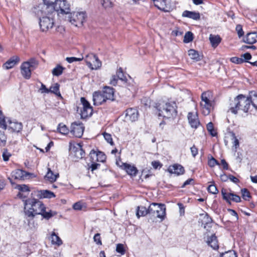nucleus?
<instances>
[{"label":"nucleus","mask_w":257,"mask_h":257,"mask_svg":"<svg viewBox=\"0 0 257 257\" xmlns=\"http://www.w3.org/2000/svg\"><path fill=\"white\" fill-rule=\"evenodd\" d=\"M21 72L23 77L26 79H29L31 77L32 71H33L30 67L27 62H24L22 63L21 67Z\"/></svg>","instance_id":"nucleus-14"},{"label":"nucleus","mask_w":257,"mask_h":257,"mask_svg":"<svg viewBox=\"0 0 257 257\" xmlns=\"http://www.w3.org/2000/svg\"><path fill=\"white\" fill-rule=\"evenodd\" d=\"M231 135H232V137L233 139V146L236 149L237 147H239V141L236 138L234 133H232Z\"/></svg>","instance_id":"nucleus-58"},{"label":"nucleus","mask_w":257,"mask_h":257,"mask_svg":"<svg viewBox=\"0 0 257 257\" xmlns=\"http://www.w3.org/2000/svg\"><path fill=\"white\" fill-rule=\"evenodd\" d=\"M116 75L117 78L122 81H126L127 78L126 76L124 75L122 69L120 67L117 71Z\"/></svg>","instance_id":"nucleus-47"},{"label":"nucleus","mask_w":257,"mask_h":257,"mask_svg":"<svg viewBox=\"0 0 257 257\" xmlns=\"http://www.w3.org/2000/svg\"><path fill=\"white\" fill-rule=\"evenodd\" d=\"M202 102L200 105L202 106L203 113L204 115H208L210 112V110L212 107V102L207 96L206 92H203L201 94Z\"/></svg>","instance_id":"nucleus-7"},{"label":"nucleus","mask_w":257,"mask_h":257,"mask_svg":"<svg viewBox=\"0 0 257 257\" xmlns=\"http://www.w3.org/2000/svg\"><path fill=\"white\" fill-rule=\"evenodd\" d=\"M188 55L191 59L196 61H199L202 59V56L199 54L198 52L194 49H190L188 51Z\"/></svg>","instance_id":"nucleus-31"},{"label":"nucleus","mask_w":257,"mask_h":257,"mask_svg":"<svg viewBox=\"0 0 257 257\" xmlns=\"http://www.w3.org/2000/svg\"><path fill=\"white\" fill-rule=\"evenodd\" d=\"M83 59V57L77 58L75 57H67L66 60L69 63H72L76 61H81Z\"/></svg>","instance_id":"nucleus-53"},{"label":"nucleus","mask_w":257,"mask_h":257,"mask_svg":"<svg viewBox=\"0 0 257 257\" xmlns=\"http://www.w3.org/2000/svg\"><path fill=\"white\" fill-rule=\"evenodd\" d=\"M156 108L159 112L158 115L160 116L170 118L175 117L177 114V106L175 101L156 104Z\"/></svg>","instance_id":"nucleus-3"},{"label":"nucleus","mask_w":257,"mask_h":257,"mask_svg":"<svg viewBox=\"0 0 257 257\" xmlns=\"http://www.w3.org/2000/svg\"><path fill=\"white\" fill-rule=\"evenodd\" d=\"M97 159V161H99L100 162H103L106 159V156L103 153L101 152H99L98 153L96 154Z\"/></svg>","instance_id":"nucleus-56"},{"label":"nucleus","mask_w":257,"mask_h":257,"mask_svg":"<svg viewBox=\"0 0 257 257\" xmlns=\"http://www.w3.org/2000/svg\"><path fill=\"white\" fill-rule=\"evenodd\" d=\"M191 154L193 157H195L198 153V150L196 148V147L194 145L192 147L190 148Z\"/></svg>","instance_id":"nucleus-59"},{"label":"nucleus","mask_w":257,"mask_h":257,"mask_svg":"<svg viewBox=\"0 0 257 257\" xmlns=\"http://www.w3.org/2000/svg\"><path fill=\"white\" fill-rule=\"evenodd\" d=\"M207 130L212 137H215L217 135L216 132L214 129L213 124L212 122H209L206 126Z\"/></svg>","instance_id":"nucleus-43"},{"label":"nucleus","mask_w":257,"mask_h":257,"mask_svg":"<svg viewBox=\"0 0 257 257\" xmlns=\"http://www.w3.org/2000/svg\"><path fill=\"white\" fill-rule=\"evenodd\" d=\"M93 239H94V242H95L97 245H101L102 244V242H101V240L100 233H96L93 237Z\"/></svg>","instance_id":"nucleus-55"},{"label":"nucleus","mask_w":257,"mask_h":257,"mask_svg":"<svg viewBox=\"0 0 257 257\" xmlns=\"http://www.w3.org/2000/svg\"><path fill=\"white\" fill-rule=\"evenodd\" d=\"M65 68L60 65H57L52 70V73L54 76H59L63 73Z\"/></svg>","instance_id":"nucleus-36"},{"label":"nucleus","mask_w":257,"mask_h":257,"mask_svg":"<svg viewBox=\"0 0 257 257\" xmlns=\"http://www.w3.org/2000/svg\"><path fill=\"white\" fill-rule=\"evenodd\" d=\"M241 57H243L244 62H248V60L251 59V55L249 53H245L244 54L241 55Z\"/></svg>","instance_id":"nucleus-64"},{"label":"nucleus","mask_w":257,"mask_h":257,"mask_svg":"<svg viewBox=\"0 0 257 257\" xmlns=\"http://www.w3.org/2000/svg\"><path fill=\"white\" fill-rule=\"evenodd\" d=\"M74 153L75 156L77 159H82L84 158L85 155V152L81 146H79V147L76 149Z\"/></svg>","instance_id":"nucleus-37"},{"label":"nucleus","mask_w":257,"mask_h":257,"mask_svg":"<svg viewBox=\"0 0 257 257\" xmlns=\"http://www.w3.org/2000/svg\"><path fill=\"white\" fill-rule=\"evenodd\" d=\"M166 206L164 204L152 203L149 206L150 217L148 218V221L154 222L156 221V218H160L162 221L166 218Z\"/></svg>","instance_id":"nucleus-2"},{"label":"nucleus","mask_w":257,"mask_h":257,"mask_svg":"<svg viewBox=\"0 0 257 257\" xmlns=\"http://www.w3.org/2000/svg\"><path fill=\"white\" fill-rule=\"evenodd\" d=\"M100 166V164L93 163L89 167V168L91 169V172H93L94 170L97 169Z\"/></svg>","instance_id":"nucleus-63"},{"label":"nucleus","mask_w":257,"mask_h":257,"mask_svg":"<svg viewBox=\"0 0 257 257\" xmlns=\"http://www.w3.org/2000/svg\"><path fill=\"white\" fill-rule=\"evenodd\" d=\"M57 130L59 133L62 135H67L69 132L67 126L62 123H60L58 124Z\"/></svg>","instance_id":"nucleus-38"},{"label":"nucleus","mask_w":257,"mask_h":257,"mask_svg":"<svg viewBox=\"0 0 257 257\" xmlns=\"http://www.w3.org/2000/svg\"><path fill=\"white\" fill-rule=\"evenodd\" d=\"M16 188L20 191L19 193H27V194H29L30 191L29 186L25 184L17 185Z\"/></svg>","instance_id":"nucleus-41"},{"label":"nucleus","mask_w":257,"mask_h":257,"mask_svg":"<svg viewBox=\"0 0 257 257\" xmlns=\"http://www.w3.org/2000/svg\"><path fill=\"white\" fill-rule=\"evenodd\" d=\"M30 65V67L33 71L35 70L39 65L38 61L35 58H31L28 61H26Z\"/></svg>","instance_id":"nucleus-40"},{"label":"nucleus","mask_w":257,"mask_h":257,"mask_svg":"<svg viewBox=\"0 0 257 257\" xmlns=\"http://www.w3.org/2000/svg\"><path fill=\"white\" fill-rule=\"evenodd\" d=\"M221 194L223 200L229 204H231V201L236 203L241 202V198L239 196L234 194L233 192L227 193L225 189L221 190Z\"/></svg>","instance_id":"nucleus-11"},{"label":"nucleus","mask_w":257,"mask_h":257,"mask_svg":"<svg viewBox=\"0 0 257 257\" xmlns=\"http://www.w3.org/2000/svg\"><path fill=\"white\" fill-rule=\"evenodd\" d=\"M85 61H86L87 65L89 67H91L92 65L90 61V60H93V67H92V69H99L101 66V62L99 60L98 57L93 53H90L87 55L85 58Z\"/></svg>","instance_id":"nucleus-8"},{"label":"nucleus","mask_w":257,"mask_h":257,"mask_svg":"<svg viewBox=\"0 0 257 257\" xmlns=\"http://www.w3.org/2000/svg\"><path fill=\"white\" fill-rule=\"evenodd\" d=\"M103 136L105 141L111 146L114 145V143L112 140L111 135L110 134L104 132L103 133Z\"/></svg>","instance_id":"nucleus-46"},{"label":"nucleus","mask_w":257,"mask_h":257,"mask_svg":"<svg viewBox=\"0 0 257 257\" xmlns=\"http://www.w3.org/2000/svg\"><path fill=\"white\" fill-rule=\"evenodd\" d=\"M24 213L27 217L33 219L41 211H44L45 205L38 199L29 198L23 200Z\"/></svg>","instance_id":"nucleus-1"},{"label":"nucleus","mask_w":257,"mask_h":257,"mask_svg":"<svg viewBox=\"0 0 257 257\" xmlns=\"http://www.w3.org/2000/svg\"><path fill=\"white\" fill-rule=\"evenodd\" d=\"M54 24V20L48 17H43L40 19L39 25L43 32H47L52 29Z\"/></svg>","instance_id":"nucleus-10"},{"label":"nucleus","mask_w":257,"mask_h":257,"mask_svg":"<svg viewBox=\"0 0 257 257\" xmlns=\"http://www.w3.org/2000/svg\"><path fill=\"white\" fill-rule=\"evenodd\" d=\"M92 97L93 105H100L106 102L104 95L100 90L94 91L93 93Z\"/></svg>","instance_id":"nucleus-12"},{"label":"nucleus","mask_w":257,"mask_h":257,"mask_svg":"<svg viewBox=\"0 0 257 257\" xmlns=\"http://www.w3.org/2000/svg\"><path fill=\"white\" fill-rule=\"evenodd\" d=\"M241 196L244 200H249V199L251 197L249 191L246 188L241 189Z\"/></svg>","instance_id":"nucleus-42"},{"label":"nucleus","mask_w":257,"mask_h":257,"mask_svg":"<svg viewBox=\"0 0 257 257\" xmlns=\"http://www.w3.org/2000/svg\"><path fill=\"white\" fill-rule=\"evenodd\" d=\"M183 17H186L194 20H199L200 14L199 12L195 11H184L182 15Z\"/></svg>","instance_id":"nucleus-22"},{"label":"nucleus","mask_w":257,"mask_h":257,"mask_svg":"<svg viewBox=\"0 0 257 257\" xmlns=\"http://www.w3.org/2000/svg\"><path fill=\"white\" fill-rule=\"evenodd\" d=\"M59 177V174H54L53 172L51 171L50 168L48 169V172L46 174L45 178L47 180L51 182H55L57 178Z\"/></svg>","instance_id":"nucleus-27"},{"label":"nucleus","mask_w":257,"mask_h":257,"mask_svg":"<svg viewBox=\"0 0 257 257\" xmlns=\"http://www.w3.org/2000/svg\"><path fill=\"white\" fill-rule=\"evenodd\" d=\"M139 116V112L137 108H130L125 110V117L132 121H136Z\"/></svg>","instance_id":"nucleus-16"},{"label":"nucleus","mask_w":257,"mask_h":257,"mask_svg":"<svg viewBox=\"0 0 257 257\" xmlns=\"http://www.w3.org/2000/svg\"><path fill=\"white\" fill-rule=\"evenodd\" d=\"M188 119L192 127L196 128L200 124L199 120L197 115H194L192 112H189L188 114Z\"/></svg>","instance_id":"nucleus-20"},{"label":"nucleus","mask_w":257,"mask_h":257,"mask_svg":"<svg viewBox=\"0 0 257 257\" xmlns=\"http://www.w3.org/2000/svg\"><path fill=\"white\" fill-rule=\"evenodd\" d=\"M208 165L210 167H214L215 165H220V163L217 160L211 156V158L208 160Z\"/></svg>","instance_id":"nucleus-48"},{"label":"nucleus","mask_w":257,"mask_h":257,"mask_svg":"<svg viewBox=\"0 0 257 257\" xmlns=\"http://www.w3.org/2000/svg\"><path fill=\"white\" fill-rule=\"evenodd\" d=\"M87 107H83L81 110V116L82 118H85L88 116H91L93 112V108L92 106Z\"/></svg>","instance_id":"nucleus-30"},{"label":"nucleus","mask_w":257,"mask_h":257,"mask_svg":"<svg viewBox=\"0 0 257 257\" xmlns=\"http://www.w3.org/2000/svg\"><path fill=\"white\" fill-rule=\"evenodd\" d=\"M209 40L212 46L214 48H216L220 43L221 38L219 35H213L211 34L209 36Z\"/></svg>","instance_id":"nucleus-29"},{"label":"nucleus","mask_w":257,"mask_h":257,"mask_svg":"<svg viewBox=\"0 0 257 257\" xmlns=\"http://www.w3.org/2000/svg\"><path fill=\"white\" fill-rule=\"evenodd\" d=\"M73 208L75 210H81L82 208V205L81 202H77L73 205Z\"/></svg>","instance_id":"nucleus-60"},{"label":"nucleus","mask_w":257,"mask_h":257,"mask_svg":"<svg viewBox=\"0 0 257 257\" xmlns=\"http://www.w3.org/2000/svg\"><path fill=\"white\" fill-rule=\"evenodd\" d=\"M201 215L203 216V219L202 220V225H203V227L205 229H207V227H211V224L213 222L212 218L207 213H206L205 214H203Z\"/></svg>","instance_id":"nucleus-25"},{"label":"nucleus","mask_w":257,"mask_h":257,"mask_svg":"<svg viewBox=\"0 0 257 257\" xmlns=\"http://www.w3.org/2000/svg\"><path fill=\"white\" fill-rule=\"evenodd\" d=\"M168 170L171 174H175L177 176L183 175L185 173L184 167L182 165L178 164L170 166Z\"/></svg>","instance_id":"nucleus-17"},{"label":"nucleus","mask_w":257,"mask_h":257,"mask_svg":"<svg viewBox=\"0 0 257 257\" xmlns=\"http://www.w3.org/2000/svg\"><path fill=\"white\" fill-rule=\"evenodd\" d=\"M208 191L211 194H216L218 192L217 187L214 184L210 185L207 188Z\"/></svg>","instance_id":"nucleus-50"},{"label":"nucleus","mask_w":257,"mask_h":257,"mask_svg":"<svg viewBox=\"0 0 257 257\" xmlns=\"http://www.w3.org/2000/svg\"><path fill=\"white\" fill-rule=\"evenodd\" d=\"M249 94L251 101V104L257 110V92L252 91L249 92Z\"/></svg>","instance_id":"nucleus-33"},{"label":"nucleus","mask_w":257,"mask_h":257,"mask_svg":"<svg viewBox=\"0 0 257 257\" xmlns=\"http://www.w3.org/2000/svg\"><path fill=\"white\" fill-rule=\"evenodd\" d=\"M20 58L18 56H13L11 57L3 65V68L4 69L8 70L14 67L17 64L20 62Z\"/></svg>","instance_id":"nucleus-15"},{"label":"nucleus","mask_w":257,"mask_h":257,"mask_svg":"<svg viewBox=\"0 0 257 257\" xmlns=\"http://www.w3.org/2000/svg\"><path fill=\"white\" fill-rule=\"evenodd\" d=\"M44 211H41L39 215H41L43 218L46 220H49L51 217L56 214V212L52 211L51 210H49L48 211H46V207L44 206Z\"/></svg>","instance_id":"nucleus-28"},{"label":"nucleus","mask_w":257,"mask_h":257,"mask_svg":"<svg viewBox=\"0 0 257 257\" xmlns=\"http://www.w3.org/2000/svg\"><path fill=\"white\" fill-rule=\"evenodd\" d=\"M3 159L4 161H8L11 156L10 153L8 152L7 149H4L3 152Z\"/></svg>","instance_id":"nucleus-52"},{"label":"nucleus","mask_w":257,"mask_h":257,"mask_svg":"<svg viewBox=\"0 0 257 257\" xmlns=\"http://www.w3.org/2000/svg\"><path fill=\"white\" fill-rule=\"evenodd\" d=\"M9 123V129L13 133H19L22 131L23 125L22 123L18 121H12L10 119L8 120Z\"/></svg>","instance_id":"nucleus-18"},{"label":"nucleus","mask_w":257,"mask_h":257,"mask_svg":"<svg viewBox=\"0 0 257 257\" xmlns=\"http://www.w3.org/2000/svg\"><path fill=\"white\" fill-rule=\"evenodd\" d=\"M149 214V217H150V211H149V207L147 208L144 206H138L137 209L136 215L138 218L141 216H145L146 215Z\"/></svg>","instance_id":"nucleus-26"},{"label":"nucleus","mask_w":257,"mask_h":257,"mask_svg":"<svg viewBox=\"0 0 257 257\" xmlns=\"http://www.w3.org/2000/svg\"><path fill=\"white\" fill-rule=\"evenodd\" d=\"M243 42L248 44H253L257 42V32L247 33L243 39Z\"/></svg>","instance_id":"nucleus-21"},{"label":"nucleus","mask_w":257,"mask_h":257,"mask_svg":"<svg viewBox=\"0 0 257 257\" xmlns=\"http://www.w3.org/2000/svg\"><path fill=\"white\" fill-rule=\"evenodd\" d=\"M235 30L237 33V35L239 38H240L244 35V32L241 25H237L235 28Z\"/></svg>","instance_id":"nucleus-51"},{"label":"nucleus","mask_w":257,"mask_h":257,"mask_svg":"<svg viewBox=\"0 0 257 257\" xmlns=\"http://www.w3.org/2000/svg\"><path fill=\"white\" fill-rule=\"evenodd\" d=\"M116 251L121 253V254H124L125 253V249L124 248L123 245L122 244H117L116 247Z\"/></svg>","instance_id":"nucleus-54"},{"label":"nucleus","mask_w":257,"mask_h":257,"mask_svg":"<svg viewBox=\"0 0 257 257\" xmlns=\"http://www.w3.org/2000/svg\"><path fill=\"white\" fill-rule=\"evenodd\" d=\"M104 97L106 100H110L111 101L114 100V89L109 86H104L101 90Z\"/></svg>","instance_id":"nucleus-13"},{"label":"nucleus","mask_w":257,"mask_h":257,"mask_svg":"<svg viewBox=\"0 0 257 257\" xmlns=\"http://www.w3.org/2000/svg\"><path fill=\"white\" fill-rule=\"evenodd\" d=\"M51 238H52V243L53 244H57L58 246L62 244L63 242L60 237L57 235L54 232L51 234Z\"/></svg>","instance_id":"nucleus-35"},{"label":"nucleus","mask_w":257,"mask_h":257,"mask_svg":"<svg viewBox=\"0 0 257 257\" xmlns=\"http://www.w3.org/2000/svg\"><path fill=\"white\" fill-rule=\"evenodd\" d=\"M220 257H237V255L234 251L228 250L224 253H220Z\"/></svg>","instance_id":"nucleus-44"},{"label":"nucleus","mask_w":257,"mask_h":257,"mask_svg":"<svg viewBox=\"0 0 257 257\" xmlns=\"http://www.w3.org/2000/svg\"><path fill=\"white\" fill-rule=\"evenodd\" d=\"M29 174L21 169H17L12 172V177L16 180H24Z\"/></svg>","instance_id":"nucleus-23"},{"label":"nucleus","mask_w":257,"mask_h":257,"mask_svg":"<svg viewBox=\"0 0 257 257\" xmlns=\"http://www.w3.org/2000/svg\"><path fill=\"white\" fill-rule=\"evenodd\" d=\"M193 40V34L191 32H187L184 37L183 42L185 43H189Z\"/></svg>","instance_id":"nucleus-45"},{"label":"nucleus","mask_w":257,"mask_h":257,"mask_svg":"<svg viewBox=\"0 0 257 257\" xmlns=\"http://www.w3.org/2000/svg\"><path fill=\"white\" fill-rule=\"evenodd\" d=\"M0 125L2 128L7 129V125L6 124L5 117L0 118Z\"/></svg>","instance_id":"nucleus-61"},{"label":"nucleus","mask_w":257,"mask_h":257,"mask_svg":"<svg viewBox=\"0 0 257 257\" xmlns=\"http://www.w3.org/2000/svg\"><path fill=\"white\" fill-rule=\"evenodd\" d=\"M84 131V126L81 122L75 121L71 124L70 133L74 137L81 138L83 134Z\"/></svg>","instance_id":"nucleus-6"},{"label":"nucleus","mask_w":257,"mask_h":257,"mask_svg":"<svg viewBox=\"0 0 257 257\" xmlns=\"http://www.w3.org/2000/svg\"><path fill=\"white\" fill-rule=\"evenodd\" d=\"M45 7V13L47 15L54 12V6L58 0H43Z\"/></svg>","instance_id":"nucleus-19"},{"label":"nucleus","mask_w":257,"mask_h":257,"mask_svg":"<svg viewBox=\"0 0 257 257\" xmlns=\"http://www.w3.org/2000/svg\"><path fill=\"white\" fill-rule=\"evenodd\" d=\"M41 83V88H40V90L41 91V93H49V89L46 87V86L42 83Z\"/></svg>","instance_id":"nucleus-62"},{"label":"nucleus","mask_w":257,"mask_h":257,"mask_svg":"<svg viewBox=\"0 0 257 257\" xmlns=\"http://www.w3.org/2000/svg\"><path fill=\"white\" fill-rule=\"evenodd\" d=\"M39 195L41 198H52L55 197L54 193L47 190H41L39 192Z\"/></svg>","instance_id":"nucleus-32"},{"label":"nucleus","mask_w":257,"mask_h":257,"mask_svg":"<svg viewBox=\"0 0 257 257\" xmlns=\"http://www.w3.org/2000/svg\"><path fill=\"white\" fill-rule=\"evenodd\" d=\"M236 107H238L239 109L244 112H247L251 102L249 96L246 97L243 94H239L236 96Z\"/></svg>","instance_id":"nucleus-5"},{"label":"nucleus","mask_w":257,"mask_h":257,"mask_svg":"<svg viewBox=\"0 0 257 257\" xmlns=\"http://www.w3.org/2000/svg\"><path fill=\"white\" fill-rule=\"evenodd\" d=\"M53 7L54 12L58 14L67 15L71 13V5L67 0H58Z\"/></svg>","instance_id":"nucleus-4"},{"label":"nucleus","mask_w":257,"mask_h":257,"mask_svg":"<svg viewBox=\"0 0 257 257\" xmlns=\"http://www.w3.org/2000/svg\"><path fill=\"white\" fill-rule=\"evenodd\" d=\"M116 164L131 177H136L138 173V169L134 165H131L126 163H121V164L120 165L118 161H116Z\"/></svg>","instance_id":"nucleus-9"},{"label":"nucleus","mask_w":257,"mask_h":257,"mask_svg":"<svg viewBox=\"0 0 257 257\" xmlns=\"http://www.w3.org/2000/svg\"><path fill=\"white\" fill-rule=\"evenodd\" d=\"M80 101L83 105V107H87L91 106L90 103L86 99L85 97H81L80 98Z\"/></svg>","instance_id":"nucleus-57"},{"label":"nucleus","mask_w":257,"mask_h":257,"mask_svg":"<svg viewBox=\"0 0 257 257\" xmlns=\"http://www.w3.org/2000/svg\"><path fill=\"white\" fill-rule=\"evenodd\" d=\"M60 85L58 83L54 84V86H52L49 89V93H52L56 94V95L61 96V94L59 91Z\"/></svg>","instance_id":"nucleus-39"},{"label":"nucleus","mask_w":257,"mask_h":257,"mask_svg":"<svg viewBox=\"0 0 257 257\" xmlns=\"http://www.w3.org/2000/svg\"><path fill=\"white\" fill-rule=\"evenodd\" d=\"M230 61L232 63L237 64H240L244 62V59L241 57L239 58L237 57H233L230 58Z\"/></svg>","instance_id":"nucleus-49"},{"label":"nucleus","mask_w":257,"mask_h":257,"mask_svg":"<svg viewBox=\"0 0 257 257\" xmlns=\"http://www.w3.org/2000/svg\"><path fill=\"white\" fill-rule=\"evenodd\" d=\"M236 97H235L233 100H230L229 108L228 109V111H230L234 114H236L237 113V111L239 110L238 107H236Z\"/></svg>","instance_id":"nucleus-34"},{"label":"nucleus","mask_w":257,"mask_h":257,"mask_svg":"<svg viewBox=\"0 0 257 257\" xmlns=\"http://www.w3.org/2000/svg\"><path fill=\"white\" fill-rule=\"evenodd\" d=\"M207 243L208 245L214 250H216L219 248L218 240L215 234H212L210 236L208 237Z\"/></svg>","instance_id":"nucleus-24"}]
</instances>
